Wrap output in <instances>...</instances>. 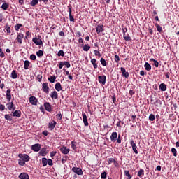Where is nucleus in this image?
Segmentation results:
<instances>
[{
  "label": "nucleus",
  "mask_w": 179,
  "mask_h": 179,
  "mask_svg": "<svg viewBox=\"0 0 179 179\" xmlns=\"http://www.w3.org/2000/svg\"><path fill=\"white\" fill-rule=\"evenodd\" d=\"M72 171L73 173H76V174H78V176H82L83 174V171H82V169H80V168L73 167Z\"/></svg>",
  "instance_id": "obj_1"
},
{
  "label": "nucleus",
  "mask_w": 179,
  "mask_h": 179,
  "mask_svg": "<svg viewBox=\"0 0 179 179\" xmlns=\"http://www.w3.org/2000/svg\"><path fill=\"white\" fill-rule=\"evenodd\" d=\"M29 100L32 106H37V103H38V100L34 96H30Z\"/></svg>",
  "instance_id": "obj_2"
},
{
  "label": "nucleus",
  "mask_w": 179,
  "mask_h": 179,
  "mask_svg": "<svg viewBox=\"0 0 179 179\" xmlns=\"http://www.w3.org/2000/svg\"><path fill=\"white\" fill-rule=\"evenodd\" d=\"M18 156H19L20 159H22L25 162H29V160H30V157H29V155H27L26 154H19Z\"/></svg>",
  "instance_id": "obj_3"
},
{
  "label": "nucleus",
  "mask_w": 179,
  "mask_h": 179,
  "mask_svg": "<svg viewBox=\"0 0 179 179\" xmlns=\"http://www.w3.org/2000/svg\"><path fill=\"white\" fill-rule=\"evenodd\" d=\"M42 90H43L45 93H50V87H48V83H44L42 85Z\"/></svg>",
  "instance_id": "obj_4"
},
{
  "label": "nucleus",
  "mask_w": 179,
  "mask_h": 179,
  "mask_svg": "<svg viewBox=\"0 0 179 179\" xmlns=\"http://www.w3.org/2000/svg\"><path fill=\"white\" fill-rule=\"evenodd\" d=\"M106 79H107V77H106V76H98V80H99V83H101L103 85H106Z\"/></svg>",
  "instance_id": "obj_5"
},
{
  "label": "nucleus",
  "mask_w": 179,
  "mask_h": 179,
  "mask_svg": "<svg viewBox=\"0 0 179 179\" xmlns=\"http://www.w3.org/2000/svg\"><path fill=\"white\" fill-rule=\"evenodd\" d=\"M130 145H131L134 153H136V155H138V150H136L138 147L136 146V144L134 142V140H131L130 141Z\"/></svg>",
  "instance_id": "obj_6"
},
{
  "label": "nucleus",
  "mask_w": 179,
  "mask_h": 179,
  "mask_svg": "<svg viewBox=\"0 0 179 179\" xmlns=\"http://www.w3.org/2000/svg\"><path fill=\"white\" fill-rule=\"evenodd\" d=\"M32 150L34 152H40V149H41V145L40 144H34L31 146Z\"/></svg>",
  "instance_id": "obj_7"
},
{
  "label": "nucleus",
  "mask_w": 179,
  "mask_h": 179,
  "mask_svg": "<svg viewBox=\"0 0 179 179\" xmlns=\"http://www.w3.org/2000/svg\"><path fill=\"white\" fill-rule=\"evenodd\" d=\"M32 41L34 43V44H36V45H43V41H41L40 38H34Z\"/></svg>",
  "instance_id": "obj_8"
},
{
  "label": "nucleus",
  "mask_w": 179,
  "mask_h": 179,
  "mask_svg": "<svg viewBox=\"0 0 179 179\" xmlns=\"http://www.w3.org/2000/svg\"><path fill=\"white\" fill-rule=\"evenodd\" d=\"M120 71L122 73V76H124V78H129V73L127 72V71L125 70V68L121 67Z\"/></svg>",
  "instance_id": "obj_9"
},
{
  "label": "nucleus",
  "mask_w": 179,
  "mask_h": 179,
  "mask_svg": "<svg viewBox=\"0 0 179 179\" xmlns=\"http://www.w3.org/2000/svg\"><path fill=\"white\" fill-rule=\"evenodd\" d=\"M117 136H118V134H117V132H113L110 136V141L112 142H115V141H117Z\"/></svg>",
  "instance_id": "obj_10"
},
{
  "label": "nucleus",
  "mask_w": 179,
  "mask_h": 179,
  "mask_svg": "<svg viewBox=\"0 0 179 179\" xmlns=\"http://www.w3.org/2000/svg\"><path fill=\"white\" fill-rule=\"evenodd\" d=\"M23 37H24V35H23V34H19L17 36V43L22 44L23 41Z\"/></svg>",
  "instance_id": "obj_11"
},
{
  "label": "nucleus",
  "mask_w": 179,
  "mask_h": 179,
  "mask_svg": "<svg viewBox=\"0 0 179 179\" xmlns=\"http://www.w3.org/2000/svg\"><path fill=\"white\" fill-rule=\"evenodd\" d=\"M60 151L63 155H68L69 153V149L66 148L65 146L60 148Z\"/></svg>",
  "instance_id": "obj_12"
},
{
  "label": "nucleus",
  "mask_w": 179,
  "mask_h": 179,
  "mask_svg": "<svg viewBox=\"0 0 179 179\" xmlns=\"http://www.w3.org/2000/svg\"><path fill=\"white\" fill-rule=\"evenodd\" d=\"M19 178L20 179H29L30 177L29 176V174L27 173H22L19 175Z\"/></svg>",
  "instance_id": "obj_13"
},
{
  "label": "nucleus",
  "mask_w": 179,
  "mask_h": 179,
  "mask_svg": "<svg viewBox=\"0 0 179 179\" xmlns=\"http://www.w3.org/2000/svg\"><path fill=\"white\" fill-rule=\"evenodd\" d=\"M83 121L85 127L89 125V122H87V116L85 113H83Z\"/></svg>",
  "instance_id": "obj_14"
},
{
  "label": "nucleus",
  "mask_w": 179,
  "mask_h": 179,
  "mask_svg": "<svg viewBox=\"0 0 179 179\" xmlns=\"http://www.w3.org/2000/svg\"><path fill=\"white\" fill-rule=\"evenodd\" d=\"M44 107H45V109L46 110V111H49V113H51L52 109H51V106L50 105V103L45 102L44 103Z\"/></svg>",
  "instance_id": "obj_15"
},
{
  "label": "nucleus",
  "mask_w": 179,
  "mask_h": 179,
  "mask_svg": "<svg viewBox=\"0 0 179 179\" xmlns=\"http://www.w3.org/2000/svg\"><path fill=\"white\" fill-rule=\"evenodd\" d=\"M55 125H57V122L53 120V121L49 122L48 128H50V129H51V131H52V129H54V128H55Z\"/></svg>",
  "instance_id": "obj_16"
},
{
  "label": "nucleus",
  "mask_w": 179,
  "mask_h": 179,
  "mask_svg": "<svg viewBox=\"0 0 179 179\" xmlns=\"http://www.w3.org/2000/svg\"><path fill=\"white\" fill-rule=\"evenodd\" d=\"M55 89H56L57 92H61V90H62V87L61 86V83H57L55 85Z\"/></svg>",
  "instance_id": "obj_17"
},
{
  "label": "nucleus",
  "mask_w": 179,
  "mask_h": 179,
  "mask_svg": "<svg viewBox=\"0 0 179 179\" xmlns=\"http://www.w3.org/2000/svg\"><path fill=\"white\" fill-rule=\"evenodd\" d=\"M22 115V112L20 110H15L13 113V117H17L20 118V117Z\"/></svg>",
  "instance_id": "obj_18"
},
{
  "label": "nucleus",
  "mask_w": 179,
  "mask_h": 179,
  "mask_svg": "<svg viewBox=\"0 0 179 179\" xmlns=\"http://www.w3.org/2000/svg\"><path fill=\"white\" fill-rule=\"evenodd\" d=\"M6 96L7 100H8V101H10V100L12 99V95L10 94V90H7Z\"/></svg>",
  "instance_id": "obj_19"
},
{
  "label": "nucleus",
  "mask_w": 179,
  "mask_h": 179,
  "mask_svg": "<svg viewBox=\"0 0 179 179\" xmlns=\"http://www.w3.org/2000/svg\"><path fill=\"white\" fill-rule=\"evenodd\" d=\"M159 89L162 90V92H166V90H167V87L166 86V84L161 83L159 85Z\"/></svg>",
  "instance_id": "obj_20"
},
{
  "label": "nucleus",
  "mask_w": 179,
  "mask_h": 179,
  "mask_svg": "<svg viewBox=\"0 0 179 179\" xmlns=\"http://www.w3.org/2000/svg\"><path fill=\"white\" fill-rule=\"evenodd\" d=\"M96 33H98V34L99 33H101V31H103V25H98L96 27Z\"/></svg>",
  "instance_id": "obj_21"
},
{
  "label": "nucleus",
  "mask_w": 179,
  "mask_h": 179,
  "mask_svg": "<svg viewBox=\"0 0 179 179\" xmlns=\"http://www.w3.org/2000/svg\"><path fill=\"white\" fill-rule=\"evenodd\" d=\"M57 91H53L51 94H50V97L51 99H54L55 100H57Z\"/></svg>",
  "instance_id": "obj_22"
},
{
  "label": "nucleus",
  "mask_w": 179,
  "mask_h": 179,
  "mask_svg": "<svg viewBox=\"0 0 179 179\" xmlns=\"http://www.w3.org/2000/svg\"><path fill=\"white\" fill-rule=\"evenodd\" d=\"M96 62H97V60L96 59H91V64H92L94 69H97V64Z\"/></svg>",
  "instance_id": "obj_23"
},
{
  "label": "nucleus",
  "mask_w": 179,
  "mask_h": 179,
  "mask_svg": "<svg viewBox=\"0 0 179 179\" xmlns=\"http://www.w3.org/2000/svg\"><path fill=\"white\" fill-rule=\"evenodd\" d=\"M11 78L12 79H17V73L16 72V70H13L11 73Z\"/></svg>",
  "instance_id": "obj_24"
},
{
  "label": "nucleus",
  "mask_w": 179,
  "mask_h": 179,
  "mask_svg": "<svg viewBox=\"0 0 179 179\" xmlns=\"http://www.w3.org/2000/svg\"><path fill=\"white\" fill-rule=\"evenodd\" d=\"M144 68L145 69L146 71H150V69H152V66H150L149 63L145 62Z\"/></svg>",
  "instance_id": "obj_25"
},
{
  "label": "nucleus",
  "mask_w": 179,
  "mask_h": 179,
  "mask_svg": "<svg viewBox=\"0 0 179 179\" xmlns=\"http://www.w3.org/2000/svg\"><path fill=\"white\" fill-rule=\"evenodd\" d=\"M29 66H30V62H29V60H25L24 65V69H29Z\"/></svg>",
  "instance_id": "obj_26"
},
{
  "label": "nucleus",
  "mask_w": 179,
  "mask_h": 179,
  "mask_svg": "<svg viewBox=\"0 0 179 179\" xmlns=\"http://www.w3.org/2000/svg\"><path fill=\"white\" fill-rule=\"evenodd\" d=\"M9 8V4L6 3H3L1 6V8L3 10H6L8 8Z\"/></svg>",
  "instance_id": "obj_27"
},
{
  "label": "nucleus",
  "mask_w": 179,
  "mask_h": 179,
  "mask_svg": "<svg viewBox=\"0 0 179 179\" xmlns=\"http://www.w3.org/2000/svg\"><path fill=\"white\" fill-rule=\"evenodd\" d=\"M55 79H57V77H55V76H50V78H48V80L50 81L51 83H54L55 82Z\"/></svg>",
  "instance_id": "obj_28"
},
{
  "label": "nucleus",
  "mask_w": 179,
  "mask_h": 179,
  "mask_svg": "<svg viewBox=\"0 0 179 179\" xmlns=\"http://www.w3.org/2000/svg\"><path fill=\"white\" fill-rule=\"evenodd\" d=\"M42 164L43 167H45L48 164V159L47 158H42Z\"/></svg>",
  "instance_id": "obj_29"
},
{
  "label": "nucleus",
  "mask_w": 179,
  "mask_h": 179,
  "mask_svg": "<svg viewBox=\"0 0 179 179\" xmlns=\"http://www.w3.org/2000/svg\"><path fill=\"white\" fill-rule=\"evenodd\" d=\"M101 64L103 65V66H107V62L104 58H101Z\"/></svg>",
  "instance_id": "obj_30"
},
{
  "label": "nucleus",
  "mask_w": 179,
  "mask_h": 179,
  "mask_svg": "<svg viewBox=\"0 0 179 179\" xmlns=\"http://www.w3.org/2000/svg\"><path fill=\"white\" fill-rule=\"evenodd\" d=\"M39 155H41V156H45L47 155V150H45V149H43L42 150H41L39 152Z\"/></svg>",
  "instance_id": "obj_31"
},
{
  "label": "nucleus",
  "mask_w": 179,
  "mask_h": 179,
  "mask_svg": "<svg viewBox=\"0 0 179 179\" xmlns=\"http://www.w3.org/2000/svg\"><path fill=\"white\" fill-rule=\"evenodd\" d=\"M125 41H131L132 39L131 38V36H129V35H125L124 34L123 36Z\"/></svg>",
  "instance_id": "obj_32"
},
{
  "label": "nucleus",
  "mask_w": 179,
  "mask_h": 179,
  "mask_svg": "<svg viewBox=\"0 0 179 179\" xmlns=\"http://www.w3.org/2000/svg\"><path fill=\"white\" fill-rule=\"evenodd\" d=\"M36 55L37 57H38V58H41V57H43V55H44V52H43V50H39L36 52Z\"/></svg>",
  "instance_id": "obj_33"
},
{
  "label": "nucleus",
  "mask_w": 179,
  "mask_h": 179,
  "mask_svg": "<svg viewBox=\"0 0 179 179\" xmlns=\"http://www.w3.org/2000/svg\"><path fill=\"white\" fill-rule=\"evenodd\" d=\"M89 50H90V46L87 45H83V51H89Z\"/></svg>",
  "instance_id": "obj_34"
},
{
  "label": "nucleus",
  "mask_w": 179,
  "mask_h": 179,
  "mask_svg": "<svg viewBox=\"0 0 179 179\" xmlns=\"http://www.w3.org/2000/svg\"><path fill=\"white\" fill-rule=\"evenodd\" d=\"M38 3V0H32L31 1V6H34L35 5H37Z\"/></svg>",
  "instance_id": "obj_35"
},
{
  "label": "nucleus",
  "mask_w": 179,
  "mask_h": 179,
  "mask_svg": "<svg viewBox=\"0 0 179 179\" xmlns=\"http://www.w3.org/2000/svg\"><path fill=\"white\" fill-rule=\"evenodd\" d=\"M71 148L73 150H76V142H75V141L71 142Z\"/></svg>",
  "instance_id": "obj_36"
},
{
  "label": "nucleus",
  "mask_w": 179,
  "mask_h": 179,
  "mask_svg": "<svg viewBox=\"0 0 179 179\" xmlns=\"http://www.w3.org/2000/svg\"><path fill=\"white\" fill-rule=\"evenodd\" d=\"M58 57H64L65 55V53L64 52V50H59L57 53Z\"/></svg>",
  "instance_id": "obj_37"
},
{
  "label": "nucleus",
  "mask_w": 179,
  "mask_h": 179,
  "mask_svg": "<svg viewBox=\"0 0 179 179\" xmlns=\"http://www.w3.org/2000/svg\"><path fill=\"white\" fill-rule=\"evenodd\" d=\"M155 26L157 27V31H159V33H162V27H160V25L158 24H155Z\"/></svg>",
  "instance_id": "obj_38"
},
{
  "label": "nucleus",
  "mask_w": 179,
  "mask_h": 179,
  "mask_svg": "<svg viewBox=\"0 0 179 179\" xmlns=\"http://www.w3.org/2000/svg\"><path fill=\"white\" fill-rule=\"evenodd\" d=\"M78 43L80 45V47H83L85 44L83 43V39L82 38H80L78 40Z\"/></svg>",
  "instance_id": "obj_39"
},
{
  "label": "nucleus",
  "mask_w": 179,
  "mask_h": 179,
  "mask_svg": "<svg viewBox=\"0 0 179 179\" xmlns=\"http://www.w3.org/2000/svg\"><path fill=\"white\" fill-rule=\"evenodd\" d=\"M124 174H125V176H127V177L129 178V179L132 178V176H131V174H129V171H124Z\"/></svg>",
  "instance_id": "obj_40"
},
{
  "label": "nucleus",
  "mask_w": 179,
  "mask_h": 179,
  "mask_svg": "<svg viewBox=\"0 0 179 179\" xmlns=\"http://www.w3.org/2000/svg\"><path fill=\"white\" fill-rule=\"evenodd\" d=\"M8 110H11L13 108V103H9L7 104Z\"/></svg>",
  "instance_id": "obj_41"
},
{
  "label": "nucleus",
  "mask_w": 179,
  "mask_h": 179,
  "mask_svg": "<svg viewBox=\"0 0 179 179\" xmlns=\"http://www.w3.org/2000/svg\"><path fill=\"white\" fill-rule=\"evenodd\" d=\"M171 152L173 154V156L176 157L177 156V150H176V148H173L171 149Z\"/></svg>",
  "instance_id": "obj_42"
},
{
  "label": "nucleus",
  "mask_w": 179,
  "mask_h": 179,
  "mask_svg": "<svg viewBox=\"0 0 179 179\" xmlns=\"http://www.w3.org/2000/svg\"><path fill=\"white\" fill-rule=\"evenodd\" d=\"M94 52L96 57H97V56H98V57H101V54L100 52H99L98 50H94Z\"/></svg>",
  "instance_id": "obj_43"
},
{
  "label": "nucleus",
  "mask_w": 179,
  "mask_h": 179,
  "mask_svg": "<svg viewBox=\"0 0 179 179\" xmlns=\"http://www.w3.org/2000/svg\"><path fill=\"white\" fill-rule=\"evenodd\" d=\"M20 27H22V24H17L15 26V30H16L17 31L19 30V29H20Z\"/></svg>",
  "instance_id": "obj_44"
},
{
  "label": "nucleus",
  "mask_w": 179,
  "mask_h": 179,
  "mask_svg": "<svg viewBox=\"0 0 179 179\" xmlns=\"http://www.w3.org/2000/svg\"><path fill=\"white\" fill-rule=\"evenodd\" d=\"M63 64L66 66V68H71V64L68 62H63Z\"/></svg>",
  "instance_id": "obj_45"
},
{
  "label": "nucleus",
  "mask_w": 179,
  "mask_h": 179,
  "mask_svg": "<svg viewBox=\"0 0 179 179\" xmlns=\"http://www.w3.org/2000/svg\"><path fill=\"white\" fill-rule=\"evenodd\" d=\"M0 57L1 58H5V53L2 51V48H0Z\"/></svg>",
  "instance_id": "obj_46"
},
{
  "label": "nucleus",
  "mask_w": 179,
  "mask_h": 179,
  "mask_svg": "<svg viewBox=\"0 0 179 179\" xmlns=\"http://www.w3.org/2000/svg\"><path fill=\"white\" fill-rule=\"evenodd\" d=\"M19 164H20V166H24V164H26V162L24 161H23L22 159H20L19 160Z\"/></svg>",
  "instance_id": "obj_47"
},
{
  "label": "nucleus",
  "mask_w": 179,
  "mask_h": 179,
  "mask_svg": "<svg viewBox=\"0 0 179 179\" xmlns=\"http://www.w3.org/2000/svg\"><path fill=\"white\" fill-rule=\"evenodd\" d=\"M114 162H115L114 158H110L108 159V164H111V163H114Z\"/></svg>",
  "instance_id": "obj_48"
},
{
  "label": "nucleus",
  "mask_w": 179,
  "mask_h": 179,
  "mask_svg": "<svg viewBox=\"0 0 179 179\" xmlns=\"http://www.w3.org/2000/svg\"><path fill=\"white\" fill-rule=\"evenodd\" d=\"M115 62L117 63L120 62V56L118 55H115Z\"/></svg>",
  "instance_id": "obj_49"
},
{
  "label": "nucleus",
  "mask_w": 179,
  "mask_h": 179,
  "mask_svg": "<svg viewBox=\"0 0 179 179\" xmlns=\"http://www.w3.org/2000/svg\"><path fill=\"white\" fill-rule=\"evenodd\" d=\"M150 121H155V115L150 114L149 116Z\"/></svg>",
  "instance_id": "obj_50"
},
{
  "label": "nucleus",
  "mask_w": 179,
  "mask_h": 179,
  "mask_svg": "<svg viewBox=\"0 0 179 179\" xmlns=\"http://www.w3.org/2000/svg\"><path fill=\"white\" fill-rule=\"evenodd\" d=\"M143 175V169H140L138 172V177H141V176Z\"/></svg>",
  "instance_id": "obj_51"
},
{
  "label": "nucleus",
  "mask_w": 179,
  "mask_h": 179,
  "mask_svg": "<svg viewBox=\"0 0 179 179\" xmlns=\"http://www.w3.org/2000/svg\"><path fill=\"white\" fill-rule=\"evenodd\" d=\"M5 119L8 120V121H12V117H10V115H5Z\"/></svg>",
  "instance_id": "obj_52"
},
{
  "label": "nucleus",
  "mask_w": 179,
  "mask_h": 179,
  "mask_svg": "<svg viewBox=\"0 0 179 179\" xmlns=\"http://www.w3.org/2000/svg\"><path fill=\"white\" fill-rule=\"evenodd\" d=\"M48 166H53V163H52V159H48Z\"/></svg>",
  "instance_id": "obj_53"
},
{
  "label": "nucleus",
  "mask_w": 179,
  "mask_h": 179,
  "mask_svg": "<svg viewBox=\"0 0 179 179\" xmlns=\"http://www.w3.org/2000/svg\"><path fill=\"white\" fill-rule=\"evenodd\" d=\"M106 176H107V173H106V172H103L101 174V177L102 179H106Z\"/></svg>",
  "instance_id": "obj_54"
},
{
  "label": "nucleus",
  "mask_w": 179,
  "mask_h": 179,
  "mask_svg": "<svg viewBox=\"0 0 179 179\" xmlns=\"http://www.w3.org/2000/svg\"><path fill=\"white\" fill-rule=\"evenodd\" d=\"M6 30L7 33L10 34V26L6 25Z\"/></svg>",
  "instance_id": "obj_55"
},
{
  "label": "nucleus",
  "mask_w": 179,
  "mask_h": 179,
  "mask_svg": "<svg viewBox=\"0 0 179 179\" xmlns=\"http://www.w3.org/2000/svg\"><path fill=\"white\" fill-rule=\"evenodd\" d=\"M36 55H30V59H31L32 61H36Z\"/></svg>",
  "instance_id": "obj_56"
},
{
  "label": "nucleus",
  "mask_w": 179,
  "mask_h": 179,
  "mask_svg": "<svg viewBox=\"0 0 179 179\" xmlns=\"http://www.w3.org/2000/svg\"><path fill=\"white\" fill-rule=\"evenodd\" d=\"M57 120H61L62 118V114L59 113L56 115Z\"/></svg>",
  "instance_id": "obj_57"
},
{
  "label": "nucleus",
  "mask_w": 179,
  "mask_h": 179,
  "mask_svg": "<svg viewBox=\"0 0 179 179\" xmlns=\"http://www.w3.org/2000/svg\"><path fill=\"white\" fill-rule=\"evenodd\" d=\"M69 19L70 22H75V19L73 18V16H72V14H69Z\"/></svg>",
  "instance_id": "obj_58"
},
{
  "label": "nucleus",
  "mask_w": 179,
  "mask_h": 179,
  "mask_svg": "<svg viewBox=\"0 0 179 179\" xmlns=\"http://www.w3.org/2000/svg\"><path fill=\"white\" fill-rule=\"evenodd\" d=\"M63 66H64V62H60L59 64V69H62Z\"/></svg>",
  "instance_id": "obj_59"
},
{
  "label": "nucleus",
  "mask_w": 179,
  "mask_h": 179,
  "mask_svg": "<svg viewBox=\"0 0 179 179\" xmlns=\"http://www.w3.org/2000/svg\"><path fill=\"white\" fill-rule=\"evenodd\" d=\"M154 65L156 68H159V62H157V60H155L154 62Z\"/></svg>",
  "instance_id": "obj_60"
},
{
  "label": "nucleus",
  "mask_w": 179,
  "mask_h": 179,
  "mask_svg": "<svg viewBox=\"0 0 179 179\" xmlns=\"http://www.w3.org/2000/svg\"><path fill=\"white\" fill-rule=\"evenodd\" d=\"M55 155H57V152H55V151H52L50 152L51 157H54V156H55Z\"/></svg>",
  "instance_id": "obj_61"
},
{
  "label": "nucleus",
  "mask_w": 179,
  "mask_h": 179,
  "mask_svg": "<svg viewBox=\"0 0 179 179\" xmlns=\"http://www.w3.org/2000/svg\"><path fill=\"white\" fill-rule=\"evenodd\" d=\"M42 78H43L42 75H38L37 76V79L38 80V82H41Z\"/></svg>",
  "instance_id": "obj_62"
},
{
  "label": "nucleus",
  "mask_w": 179,
  "mask_h": 179,
  "mask_svg": "<svg viewBox=\"0 0 179 179\" xmlns=\"http://www.w3.org/2000/svg\"><path fill=\"white\" fill-rule=\"evenodd\" d=\"M0 110L1 111H3L5 110V106L0 103Z\"/></svg>",
  "instance_id": "obj_63"
},
{
  "label": "nucleus",
  "mask_w": 179,
  "mask_h": 179,
  "mask_svg": "<svg viewBox=\"0 0 179 179\" xmlns=\"http://www.w3.org/2000/svg\"><path fill=\"white\" fill-rule=\"evenodd\" d=\"M113 164H114V166H115V167H118V166H120V164H118V162H117L116 160H115V162H113Z\"/></svg>",
  "instance_id": "obj_64"
}]
</instances>
